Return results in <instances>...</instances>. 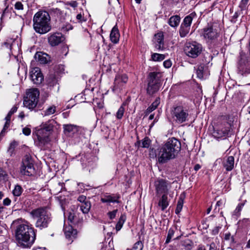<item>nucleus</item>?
Returning a JSON list of instances; mask_svg holds the SVG:
<instances>
[{"instance_id": "obj_22", "label": "nucleus", "mask_w": 250, "mask_h": 250, "mask_svg": "<svg viewBox=\"0 0 250 250\" xmlns=\"http://www.w3.org/2000/svg\"><path fill=\"white\" fill-rule=\"evenodd\" d=\"M234 158L233 156H229L224 162L223 166L227 171L231 170L234 167Z\"/></svg>"}, {"instance_id": "obj_11", "label": "nucleus", "mask_w": 250, "mask_h": 250, "mask_svg": "<svg viewBox=\"0 0 250 250\" xmlns=\"http://www.w3.org/2000/svg\"><path fill=\"white\" fill-rule=\"evenodd\" d=\"M202 35L206 40L213 41L218 37L219 32L214 26L208 25L203 29Z\"/></svg>"}, {"instance_id": "obj_36", "label": "nucleus", "mask_w": 250, "mask_h": 250, "mask_svg": "<svg viewBox=\"0 0 250 250\" xmlns=\"http://www.w3.org/2000/svg\"><path fill=\"white\" fill-rule=\"evenodd\" d=\"M125 104H123L118 109L116 115L117 119H121L123 117L125 112Z\"/></svg>"}, {"instance_id": "obj_54", "label": "nucleus", "mask_w": 250, "mask_h": 250, "mask_svg": "<svg viewBox=\"0 0 250 250\" xmlns=\"http://www.w3.org/2000/svg\"><path fill=\"white\" fill-rule=\"evenodd\" d=\"M225 240L227 241L230 240H233V238L231 237L230 233H227L225 234Z\"/></svg>"}, {"instance_id": "obj_35", "label": "nucleus", "mask_w": 250, "mask_h": 250, "mask_svg": "<svg viewBox=\"0 0 250 250\" xmlns=\"http://www.w3.org/2000/svg\"><path fill=\"white\" fill-rule=\"evenodd\" d=\"M245 205V202L239 203L237 206L236 209L233 212L232 215L238 217L240 214V212Z\"/></svg>"}, {"instance_id": "obj_30", "label": "nucleus", "mask_w": 250, "mask_h": 250, "mask_svg": "<svg viewBox=\"0 0 250 250\" xmlns=\"http://www.w3.org/2000/svg\"><path fill=\"white\" fill-rule=\"evenodd\" d=\"M90 208L91 204L88 201L84 202L80 206L81 210L83 213H87L89 211Z\"/></svg>"}, {"instance_id": "obj_3", "label": "nucleus", "mask_w": 250, "mask_h": 250, "mask_svg": "<svg viewBox=\"0 0 250 250\" xmlns=\"http://www.w3.org/2000/svg\"><path fill=\"white\" fill-rule=\"evenodd\" d=\"M16 237L18 245L22 249L30 248L36 238L34 229L28 225H19L16 230Z\"/></svg>"}, {"instance_id": "obj_43", "label": "nucleus", "mask_w": 250, "mask_h": 250, "mask_svg": "<svg viewBox=\"0 0 250 250\" xmlns=\"http://www.w3.org/2000/svg\"><path fill=\"white\" fill-rule=\"evenodd\" d=\"M7 176V174L5 171L0 167V181L5 180Z\"/></svg>"}, {"instance_id": "obj_39", "label": "nucleus", "mask_w": 250, "mask_h": 250, "mask_svg": "<svg viewBox=\"0 0 250 250\" xmlns=\"http://www.w3.org/2000/svg\"><path fill=\"white\" fill-rule=\"evenodd\" d=\"M183 199L182 198H180L177 203V208L175 210L176 213L178 214L181 211L183 208Z\"/></svg>"}, {"instance_id": "obj_13", "label": "nucleus", "mask_w": 250, "mask_h": 250, "mask_svg": "<svg viewBox=\"0 0 250 250\" xmlns=\"http://www.w3.org/2000/svg\"><path fill=\"white\" fill-rule=\"evenodd\" d=\"M155 185L157 194L167 193L170 186L167 181L163 179L156 181Z\"/></svg>"}, {"instance_id": "obj_8", "label": "nucleus", "mask_w": 250, "mask_h": 250, "mask_svg": "<svg viewBox=\"0 0 250 250\" xmlns=\"http://www.w3.org/2000/svg\"><path fill=\"white\" fill-rule=\"evenodd\" d=\"M40 92L37 88H31L26 92V96L23 101V105L30 110L33 109L39 101Z\"/></svg>"}, {"instance_id": "obj_47", "label": "nucleus", "mask_w": 250, "mask_h": 250, "mask_svg": "<svg viewBox=\"0 0 250 250\" xmlns=\"http://www.w3.org/2000/svg\"><path fill=\"white\" fill-rule=\"evenodd\" d=\"M31 129L28 127H25L22 129V133L26 136H29L31 134Z\"/></svg>"}, {"instance_id": "obj_37", "label": "nucleus", "mask_w": 250, "mask_h": 250, "mask_svg": "<svg viewBox=\"0 0 250 250\" xmlns=\"http://www.w3.org/2000/svg\"><path fill=\"white\" fill-rule=\"evenodd\" d=\"M174 233L175 231L173 229L170 228L169 229L165 242L166 244H168L170 242L171 239L174 237Z\"/></svg>"}, {"instance_id": "obj_16", "label": "nucleus", "mask_w": 250, "mask_h": 250, "mask_svg": "<svg viewBox=\"0 0 250 250\" xmlns=\"http://www.w3.org/2000/svg\"><path fill=\"white\" fill-rule=\"evenodd\" d=\"M63 36L60 33H55L53 34L48 38L49 43L52 46L58 45L63 41Z\"/></svg>"}, {"instance_id": "obj_29", "label": "nucleus", "mask_w": 250, "mask_h": 250, "mask_svg": "<svg viewBox=\"0 0 250 250\" xmlns=\"http://www.w3.org/2000/svg\"><path fill=\"white\" fill-rule=\"evenodd\" d=\"M190 29V27L181 24L179 29L180 36L181 38L185 37L189 33Z\"/></svg>"}, {"instance_id": "obj_51", "label": "nucleus", "mask_w": 250, "mask_h": 250, "mask_svg": "<svg viewBox=\"0 0 250 250\" xmlns=\"http://www.w3.org/2000/svg\"><path fill=\"white\" fill-rule=\"evenodd\" d=\"M163 64L165 67L168 68L171 67L172 63L169 60H167L164 62Z\"/></svg>"}, {"instance_id": "obj_27", "label": "nucleus", "mask_w": 250, "mask_h": 250, "mask_svg": "<svg viewBox=\"0 0 250 250\" xmlns=\"http://www.w3.org/2000/svg\"><path fill=\"white\" fill-rule=\"evenodd\" d=\"M167 196L166 194H164L159 202V206L161 207L162 210H164L168 206Z\"/></svg>"}, {"instance_id": "obj_53", "label": "nucleus", "mask_w": 250, "mask_h": 250, "mask_svg": "<svg viewBox=\"0 0 250 250\" xmlns=\"http://www.w3.org/2000/svg\"><path fill=\"white\" fill-rule=\"evenodd\" d=\"M155 109V108H154V107L153 106H152V105H151L146 110V115L149 114L150 113H151L152 111H153Z\"/></svg>"}, {"instance_id": "obj_21", "label": "nucleus", "mask_w": 250, "mask_h": 250, "mask_svg": "<svg viewBox=\"0 0 250 250\" xmlns=\"http://www.w3.org/2000/svg\"><path fill=\"white\" fill-rule=\"evenodd\" d=\"M120 37V34L119 32V30L116 25L114 26L112 28L110 35V38L111 42L114 43H117L119 40Z\"/></svg>"}, {"instance_id": "obj_62", "label": "nucleus", "mask_w": 250, "mask_h": 250, "mask_svg": "<svg viewBox=\"0 0 250 250\" xmlns=\"http://www.w3.org/2000/svg\"><path fill=\"white\" fill-rule=\"evenodd\" d=\"M76 18H77V19L78 21H82V18H83V16H82V15H81V14H78V15H77Z\"/></svg>"}, {"instance_id": "obj_52", "label": "nucleus", "mask_w": 250, "mask_h": 250, "mask_svg": "<svg viewBox=\"0 0 250 250\" xmlns=\"http://www.w3.org/2000/svg\"><path fill=\"white\" fill-rule=\"evenodd\" d=\"M248 1H249V0H242L241 1V3L240 4V7L241 9H243V8H245Z\"/></svg>"}, {"instance_id": "obj_61", "label": "nucleus", "mask_w": 250, "mask_h": 250, "mask_svg": "<svg viewBox=\"0 0 250 250\" xmlns=\"http://www.w3.org/2000/svg\"><path fill=\"white\" fill-rule=\"evenodd\" d=\"M201 168V166L199 164H196L195 165L194 169L195 171L198 170Z\"/></svg>"}, {"instance_id": "obj_57", "label": "nucleus", "mask_w": 250, "mask_h": 250, "mask_svg": "<svg viewBox=\"0 0 250 250\" xmlns=\"http://www.w3.org/2000/svg\"><path fill=\"white\" fill-rule=\"evenodd\" d=\"M11 200L8 198L4 199L3 201V204L5 206H9Z\"/></svg>"}, {"instance_id": "obj_50", "label": "nucleus", "mask_w": 250, "mask_h": 250, "mask_svg": "<svg viewBox=\"0 0 250 250\" xmlns=\"http://www.w3.org/2000/svg\"><path fill=\"white\" fill-rule=\"evenodd\" d=\"M160 103V99L159 98H157L154 102H153V103L151 104L154 107V108H156L158 105Z\"/></svg>"}, {"instance_id": "obj_45", "label": "nucleus", "mask_w": 250, "mask_h": 250, "mask_svg": "<svg viewBox=\"0 0 250 250\" xmlns=\"http://www.w3.org/2000/svg\"><path fill=\"white\" fill-rule=\"evenodd\" d=\"M118 211L117 209H115L112 211H109L107 213V215L110 219H113L115 218L116 213Z\"/></svg>"}, {"instance_id": "obj_9", "label": "nucleus", "mask_w": 250, "mask_h": 250, "mask_svg": "<svg viewBox=\"0 0 250 250\" xmlns=\"http://www.w3.org/2000/svg\"><path fill=\"white\" fill-rule=\"evenodd\" d=\"M202 45L195 41L187 42L184 46V52L187 56L191 58H196L202 52Z\"/></svg>"}, {"instance_id": "obj_2", "label": "nucleus", "mask_w": 250, "mask_h": 250, "mask_svg": "<svg viewBox=\"0 0 250 250\" xmlns=\"http://www.w3.org/2000/svg\"><path fill=\"white\" fill-rule=\"evenodd\" d=\"M56 123L53 120H49L35 128L33 135L36 146L42 148L49 143L51 140L50 136Z\"/></svg>"}, {"instance_id": "obj_5", "label": "nucleus", "mask_w": 250, "mask_h": 250, "mask_svg": "<svg viewBox=\"0 0 250 250\" xmlns=\"http://www.w3.org/2000/svg\"><path fill=\"white\" fill-rule=\"evenodd\" d=\"M171 118L173 122L181 124L191 119V110L187 106L179 105L173 106L170 110Z\"/></svg>"}, {"instance_id": "obj_23", "label": "nucleus", "mask_w": 250, "mask_h": 250, "mask_svg": "<svg viewBox=\"0 0 250 250\" xmlns=\"http://www.w3.org/2000/svg\"><path fill=\"white\" fill-rule=\"evenodd\" d=\"M229 130L226 128L214 129L213 136L217 139L222 138L228 135Z\"/></svg>"}, {"instance_id": "obj_64", "label": "nucleus", "mask_w": 250, "mask_h": 250, "mask_svg": "<svg viewBox=\"0 0 250 250\" xmlns=\"http://www.w3.org/2000/svg\"><path fill=\"white\" fill-rule=\"evenodd\" d=\"M247 247L249 249H250V239L249 240L248 242Z\"/></svg>"}, {"instance_id": "obj_60", "label": "nucleus", "mask_w": 250, "mask_h": 250, "mask_svg": "<svg viewBox=\"0 0 250 250\" xmlns=\"http://www.w3.org/2000/svg\"><path fill=\"white\" fill-rule=\"evenodd\" d=\"M17 110V107L16 106H13L8 112L9 114L12 115L13 113L16 112Z\"/></svg>"}, {"instance_id": "obj_18", "label": "nucleus", "mask_w": 250, "mask_h": 250, "mask_svg": "<svg viewBox=\"0 0 250 250\" xmlns=\"http://www.w3.org/2000/svg\"><path fill=\"white\" fill-rule=\"evenodd\" d=\"M163 35L162 33H159L155 35L153 42L155 44V47L157 50H162L163 49Z\"/></svg>"}, {"instance_id": "obj_55", "label": "nucleus", "mask_w": 250, "mask_h": 250, "mask_svg": "<svg viewBox=\"0 0 250 250\" xmlns=\"http://www.w3.org/2000/svg\"><path fill=\"white\" fill-rule=\"evenodd\" d=\"M86 196L84 195H81L78 198V201L81 202L82 204L86 202Z\"/></svg>"}, {"instance_id": "obj_1", "label": "nucleus", "mask_w": 250, "mask_h": 250, "mask_svg": "<svg viewBox=\"0 0 250 250\" xmlns=\"http://www.w3.org/2000/svg\"><path fill=\"white\" fill-rule=\"evenodd\" d=\"M181 148L180 141L175 138H169L167 142L160 148L156 154L159 163L164 164L174 159Z\"/></svg>"}, {"instance_id": "obj_28", "label": "nucleus", "mask_w": 250, "mask_h": 250, "mask_svg": "<svg viewBox=\"0 0 250 250\" xmlns=\"http://www.w3.org/2000/svg\"><path fill=\"white\" fill-rule=\"evenodd\" d=\"M126 219V215L125 214H122L121 215V216L116 225L115 229H116L117 231H119L122 229Z\"/></svg>"}, {"instance_id": "obj_38", "label": "nucleus", "mask_w": 250, "mask_h": 250, "mask_svg": "<svg viewBox=\"0 0 250 250\" xmlns=\"http://www.w3.org/2000/svg\"><path fill=\"white\" fill-rule=\"evenodd\" d=\"M22 188L19 185H17L15 187L14 190H13V193L14 196H19L22 193Z\"/></svg>"}, {"instance_id": "obj_63", "label": "nucleus", "mask_w": 250, "mask_h": 250, "mask_svg": "<svg viewBox=\"0 0 250 250\" xmlns=\"http://www.w3.org/2000/svg\"><path fill=\"white\" fill-rule=\"evenodd\" d=\"M215 244L214 243H211L210 246V249L209 250H211V249H213L214 247H215Z\"/></svg>"}, {"instance_id": "obj_7", "label": "nucleus", "mask_w": 250, "mask_h": 250, "mask_svg": "<svg viewBox=\"0 0 250 250\" xmlns=\"http://www.w3.org/2000/svg\"><path fill=\"white\" fill-rule=\"evenodd\" d=\"M162 74L160 72H152L149 73L147 87V93L149 95H153L159 90L162 85Z\"/></svg>"}, {"instance_id": "obj_56", "label": "nucleus", "mask_w": 250, "mask_h": 250, "mask_svg": "<svg viewBox=\"0 0 250 250\" xmlns=\"http://www.w3.org/2000/svg\"><path fill=\"white\" fill-rule=\"evenodd\" d=\"M220 228L219 227H215L212 230V233L213 235H216L219 232Z\"/></svg>"}, {"instance_id": "obj_19", "label": "nucleus", "mask_w": 250, "mask_h": 250, "mask_svg": "<svg viewBox=\"0 0 250 250\" xmlns=\"http://www.w3.org/2000/svg\"><path fill=\"white\" fill-rule=\"evenodd\" d=\"M64 132L67 135H71L79 131L81 127L75 125L68 124L63 125Z\"/></svg>"}, {"instance_id": "obj_34", "label": "nucleus", "mask_w": 250, "mask_h": 250, "mask_svg": "<svg viewBox=\"0 0 250 250\" xmlns=\"http://www.w3.org/2000/svg\"><path fill=\"white\" fill-rule=\"evenodd\" d=\"M165 58V56L163 54L153 53L151 55V59L153 61L161 62L164 60Z\"/></svg>"}, {"instance_id": "obj_12", "label": "nucleus", "mask_w": 250, "mask_h": 250, "mask_svg": "<svg viewBox=\"0 0 250 250\" xmlns=\"http://www.w3.org/2000/svg\"><path fill=\"white\" fill-rule=\"evenodd\" d=\"M30 78L32 81L36 84L41 83L43 80V75L39 67H35L31 71Z\"/></svg>"}, {"instance_id": "obj_31", "label": "nucleus", "mask_w": 250, "mask_h": 250, "mask_svg": "<svg viewBox=\"0 0 250 250\" xmlns=\"http://www.w3.org/2000/svg\"><path fill=\"white\" fill-rule=\"evenodd\" d=\"M47 83L49 86L53 87L57 85L58 81L54 75H50L47 78Z\"/></svg>"}, {"instance_id": "obj_41", "label": "nucleus", "mask_w": 250, "mask_h": 250, "mask_svg": "<svg viewBox=\"0 0 250 250\" xmlns=\"http://www.w3.org/2000/svg\"><path fill=\"white\" fill-rule=\"evenodd\" d=\"M150 141L147 138H144L141 143L140 146L142 147L148 148L149 146Z\"/></svg>"}, {"instance_id": "obj_17", "label": "nucleus", "mask_w": 250, "mask_h": 250, "mask_svg": "<svg viewBox=\"0 0 250 250\" xmlns=\"http://www.w3.org/2000/svg\"><path fill=\"white\" fill-rule=\"evenodd\" d=\"M63 231L65 237L67 239L71 240L72 241L76 238L77 233V230L73 229L71 226H65L63 229Z\"/></svg>"}, {"instance_id": "obj_44", "label": "nucleus", "mask_w": 250, "mask_h": 250, "mask_svg": "<svg viewBox=\"0 0 250 250\" xmlns=\"http://www.w3.org/2000/svg\"><path fill=\"white\" fill-rule=\"evenodd\" d=\"M16 145V144L15 142H13L10 144L9 148L8 149V152L9 153L10 155H12L13 151H14Z\"/></svg>"}, {"instance_id": "obj_14", "label": "nucleus", "mask_w": 250, "mask_h": 250, "mask_svg": "<svg viewBox=\"0 0 250 250\" xmlns=\"http://www.w3.org/2000/svg\"><path fill=\"white\" fill-rule=\"evenodd\" d=\"M128 81V77L125 74H117L114 80V85L112 91H115L121 86L126 83Z\"/></svg>"}, {"instance_id": "obj_48", "label": "nucleus", "mask_w": 250, "mask_h": 250, "mask_svg": "<svg viewBox=\"0 0 250 250\" xmlns=\"http://www.w3.org/2000/svg\"><path fill=\"white\" fill-rule=\"evenodd\" d=\"M15 8L18 10H22L23 5L21 2H17L15 4Z\"/></svg>"}, {"instance_id": "obj_24", "label": "nucleus", "mask_w": 250, "mask_h": 250, "mask_svg": "<svg viewBox=\"0 0 250 250\" xmlns=\"http://www.w3.org/2000/svg\"><path fill=\"white\" fill-rule=\"evenodd\" d=\"M48 55L46 53L38 52L35 55V59L41 63H46L48 62Z\"/></svg>"}, {"instance_id": "obj_4", "label": "nucleus", "mask_w": 250, "mask_h": 250, "mask_svg": "<svg viewBox=\"0 0 250 250\" xmlns=\"http://www.w3.org/2000/svg\"><path fill=\"white\" fill-rule=\"evenodd\" d=\"M33 28L40 34H45L51 29L50 17L49 13L45 11L37 12L33 19Z\"/></svg>"}, {"instance_id": "obj_15", "label": "nucleus", "mask_w": 250, "mask_h": 250, "mask_svg": "<svg viewBox=\"0 0 250 250\" xmlns=\"http://www.w3.org/2000/svg\"><path fill=\"white\" fill-rule=\"evenodd\" d=\"M239 69L242 75L250 73V67L249 65L246 57L242 54L241 59L239 62Z\"/></svg>"}, {"instance_id": "obj_32", "label": "nucleus", "mask_w": 250, "mask_h": 250, "mask_svg": "<svg viewBox=\"0 0 250 250\" xmlns=\"http://www.w3.org/2000/svg\"><path fill=\"white\" fill-rule=\"evenodd\" d=\"M56 111V106L52 105L48 107L45 110H44L42 115L44 116H49L54 114Z\"/></svg>"}, {"instance_id": "obj_10", "label": "nucleus", "mask_w": 250, "mask_h": 250, "mask_svg": "<svg viewBox=\"0 0 250 250\" xmlns=\"http://www.w3.org/2000/svg\"><path fill=\"white\" fill-rule=\"evenodd\" d=\"M35 172L33 161L31 157L26 155L22 159L21 172L26 176L32 175Z\"/></svg>"}, {"instance_id": "obj_58", "label": "nucleus", "mask_w": 250, "mask_h": 250, "mask_svg": "<svg viewBox=\"0 0 250 250\" xmlns=\"http://www.w3.org/2000/svg\"><path fill=\"white\" fill-rule=\"evenodd\" d=\"M68 5H69L70 6L75 8L77 7L78 6V3L76 1H71L70 2H69Z\"/></svg>"}, {"instance_id": "obj_25", "label": "nucleus", "mask_w": 250, "mask_h": 250, "mask_svg": "<svg viewBox=\"0 0 250 250\" xmlns=\"http://www.w3.org/2000/svg\"><path fill=\"white\" fill-rule=\"evenodd\" d=\"M181 18L178 15L173 16L168 20L169 25L172 27L178 26L180 21Z\"/></svg>"}, {"instance_id": "obj_49", "label": "nucleus", "mask_w": 250, "mask_h": 250, "mask_svg": "<svg viewBox=\"0 0 250 250\" xmlns=\"http://www.w3.org/2000/svg\"><path fill=\"white\" fill-rule=\"evenodd\" d=\"M71 29H72V26L71 24H70L69 23L66 24L65 25H64L62 27V30L63 31H68Z\"/></svg>"}, {"instance_id": "obj_59", "label": "nucleus", "mask_w": 250, "mask_h": 250, "mask_svg": "<svg viewBox=\"0 0 250 250\" xmlns=\"http://www.w3.org/2000/svg\"><path fill=\"white\" fill-rule=\"evenodd\" d=\"M68 219L70 221V222H72L74 220V214L71 212H69V215L68 216Z\"/></svg>"}, {"instance_id": "obj_33", "label": "nucleus", "mask_w": 250, "mask_h": 250, "mask_svg": "<svg viewBox=\"0 0 250 250\" xmlns=\"http://www.w3.org/2000/svg\"><path fill=\"white\" fill-rule=\"evenodd\" d=\"M192 20V14H191L185 18L184 21L181 24L190 27Z\"/></svg>"}, {"instance_id": "obj_40", "label": "nucleus", "mask_w": 250, "mask_h": 250, "mask_svg": "<svg viewBox=\"0 0 250 250\" xmlns=\"http://www.w3.org/2000/svg\"><path fill=\"white\" fill-rule=\"evenodd\" d=\"M204 67L202 66H198L197 70H196V74L197 77L199 79H203L204 77Z\"/></svg>"}, {"instance_id": "obj_6", "label": "nucleus", "mask_w": 250, "mask_h": 250, "mask_svg": "<svg viewBox=\"0 0 250 250\" xmlns=\"http://www.w3.org/2000/svg\"><path fill=\"white\" fill-rule=\"evenodd\" d=\"M32 217L36 219L35 226L42 229L47 228L51 221V214L43 208H38L30 212Z\"/></svg>"}, {"instance_id": "obj_26", "label": "nucleus", "mask_w": 250, "mask_h": 250, "mask_svg": "<svg viewBox=\"0 0 250 250\" xmlns=\"http://www.w3.org/2000/svg\"><path fill=\"white\" fill-rule=\"evenodd\" d=\"M11 115H12L9 114V113H8V114L5 118V123L4 125L2 130H1V131L0 133V137H3L5 135V133L7 132V129L9 127Z\"/></svg>"}, {"instance_id": "obj_46", "label": "nucleus", "mask_w": 250, "mask_h": 250, "mask_svg": "<svg viewBox=\"0 0 250 250\" xmlns=\"http://www.w3.org/2000/svg\"><path fill=\"white\" fill-rule=\"evenodd\" d=\"M192 244V243L188 239L185 240L183 243V245L188 250L189 249V246L190 247Z\"/></svg>"}, {"instance_id": "obj_20", "label": "nucleus", "mask_w": 250, "mask_h": 250, "mask_svg": "<svg viewBox=\"0 0 250 250\" xmlns=\"http://www.w3.org/2000/svg\"><path fill=\"white\" fill-rule=\"evenodd\" d=\"M120 196L117 194H112V195H105L103 197H102L101 200L103 203H119V199L120 198Z\"/></svg>"}, {"instance_id": "obj_42", "label": "nucleus", "mask_w": 250, "mask_h": 250, "mask_svg": "<svg viewBox=\"0 0 250 250\" xmlns=\"http://www.w3.org/2000/svg\"><path fill=\"white\" fill-rule=\"evenodd\" d=\"M143 248V244L141 241L137 242L133 246V249L134 250H142Z\"/></svg>"}]
</instances>
